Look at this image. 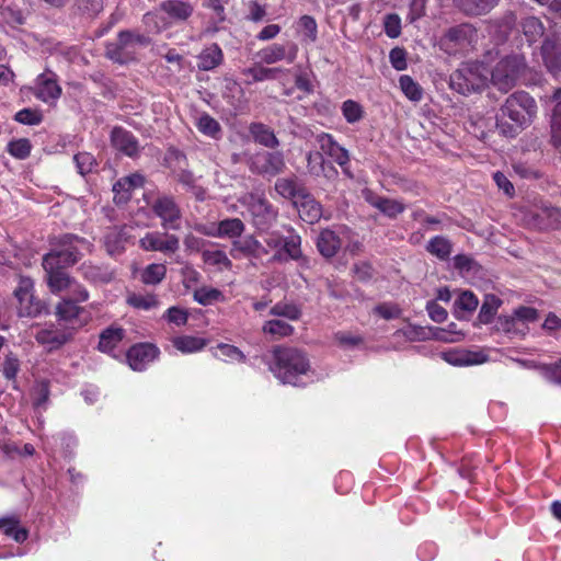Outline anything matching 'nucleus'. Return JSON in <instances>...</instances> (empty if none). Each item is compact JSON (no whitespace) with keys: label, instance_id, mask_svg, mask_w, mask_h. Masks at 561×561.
I'll use <instances>...</instances> for the list:
<instances>
[{"label":"nucleus","instance_id":"1","mask_svg":"<svg viewBox=\"0 0 561 561\" xmlns=\"http://www.w3.org/2000/svg\"><path fill=\"white\" fill-rule=\"evenodd\" d=\"M271 353L270 371L282 383L298 386L299 377L310 370L307 353L298 347L277 345Z\"/></svg>","mask_w":561,"mask_h":561},{"label":"nucleus","instance_id":"2","mask_svg":"<svg viewBox=\"0 0 561 561\" xmlns=\"http://www.w3.org/2000/svg\"><path fill=\"white\" fill-rule=\"evenodd\" d=\"M477 28L470 23L448 27L438 38L437 45L448 56H465L477 43Z\"/></svg>","mask_w":561,"mask_h":561},{"label":"nucleus","instance_id":"3","mask_svg":"<svg viewBox=\"0 0 561 561\" xmlns=\"http://www.w3.org/2000/svg\"><path fill=\"white\" fill-rule=\"evenodd\" d=\"M53 249L42 260L55 259L56 266L68 268L73 266L82 256L81 250L89 249L90 242L72 233L54 237L50 240Z\"/></svg>","mask_w":561,"mask_h":561},{"label":"nucleus","instance_id":"4","mask_svg":"<svg viewBox=\"0 0 561 561\" xmlns=\"http://www.w3.org/2000/svg\"><path fill=\"white\" fill-rule=\"evenodd\" d=\"M150 39L139 33L121 31L117 37L105 46V56L119 65L128 64L136 59L138 49L149 45Z\"/></svg>","mask_w":561,"mask_h":561},{"label":"nucleus","instance_id":"5","mask_svg":"<svg viewBox=\"0 0 561 561\" xmlns=\"http://www.w3.org/2000/svg\"><path fill=\"white\" fill-rule=\"evenodd\" d=\"M500 114L524 128L536 116L537 103L527 92L518 91L506 99Z\"/></svg>","mask_w":561,"mask_h":561},{"label":"nucleus","instance_id":"6","mask_svg":"<svg viewBox=\"0 0 561 561\" xmlns=\"http://www.w3.org/2000/svg\"><path fill=\"white\" fill-rule=\"evenodd\" d=\"M239 203L247 207L252 217V222L257 229H267L277 219V209L262 193H245L239 198Z\"/></svg>","mask_w":561,"mask_h":561},{"label":"nucleus","instance_id":"7","mask_svg":"<svg viewBox=\"0 0 561 561\" xmlns=\"http://www.w3.org/2000/svg\"><path fill=\"white\" fill-rule=\"evenodd\" d=\"M483 70L477 64H465L450 75L449 85L454 91L463 95L481 91L488 81Z\"/></svg>","mask_w":561,"mask_h":561},{"label":"nucleus","instance_id":"8","mask_svg":"<svg viewBox=\"0 0 561 561\" xmlns=\"http://www.w3.org/2000/svg\"><path fill=\"white\" fill-rule=\"evenodd\" d=\"M525 68L526 61L523 56H506L494 67L491 81L500 91L507 92L515 87Z\"/></svg>","mask_w":561,"mask_h":561},{"label":"nucleus","instance_id":"9","mask_svg":"<svg viewBox=\"0 0 561 561\" xmlns=\"http://www.w3.org/2000/svg\"><path fill=\"white\" fill-rule=\"evenodd\" d=\"M18 300L19 317L36 318L45 305L34 295V280L28 276L19 275L18 285L13 291Z\"/></svg>","mask_w":561,"mask_h":561},{"label":"nucleus","instance_id":"10","mask_svg":"<svg viewBox=\"0 0 561 561\" xmlns=\"http://www.w3.org/2000/svg\"><path fill=\"white\" fill-rule=\"evenodd\" d=\"M249 170L263 178H274L286 169L285 157L282 151L261 150L248 159Z\"/></svg>","mask_w":561,"mask_h":561},{"label":"nucleus","instance_id":"11","mask_svg":"<svg viewBox=\"0 0 561 561\" xmlns=\"http://www.w3.org/2000/svg\"><path fill=\"white\" fill-rule=\"evenodd\" d=\"M152 213L160 219L165 230H180L182 226V209L175 198L170 195H159L150 205Z\"/></svg>","mask_w":561,"mask_h":561},{"label":"nucleus","instance_id":"12","mask_svg":"<svg viewBox=\"0 0 561 561\" xmlns=\"http://www.w3.org/2000/svg\"><path fill=\"white\" fill-rule=\"evenodd\" d=\"M139 247L144 251L161 252L165 255L174 254L180 249V239L167 231L147 232L140 240Z\"/></svg>","mask_w":561,"mask_h":561},{"label":"nucleus","instance_id":"13","mask_svg":"<svg viewBox=\"0 0 561 561\" xmlns=\"http://www.w3.org/2000/svg\"><path fill=\"white\" fill-rule=\"evenodd\" d=\"M75 331V325L50 324L37 331L35 340L53 351L68 343L73 337Z\"/></svg>","mask_w":561,"mask_h":561},{"label":"nucleus","instance_id":"14","mask_svg":"<svg viewBox=\"0 0 561 561\" xmlns=\"http://www.w3.org/2000/svg\"><path fill=\"white\" fill-rule=\"evenodd\" d=\"M316 140L320 150L332 158L334 162L341 167L342 172L347 178L353 179L354 175L350 168L351 159L348 151L344 147L340 146L330 134L321 133L316 136Z\"/></svg>","mask_w":561,"mask_h":561},{"label":"nucleus","instance_id":"15","mask_svg":"<svg viewBox=\"0 0 561 561\" xmlns=\"http://www.w3.org/2000/svg\"><path fill=\"white\" fill-rule=\"evenodd\" d=\"M55 259L48 257L42 260V266L45 272V279L49 290L57 295L67 291L76 278L71 277L66 268L56 266Z\"/></svg>","mask_w":561,"mask_h":561},{"label":"nucleus","instance_id":"16","mask_svg":"<svg viewBox=\"0 0 561 561\" xmlns=\"http://www.w3.org/2000/svg\"><path fill=\"white\" fill-rule=\"evenodd\" d=\"M298 45L291 41L285 44L274 43L257 51V57L266 65L286 61L293 64L298 56Z\"/></svg>","mask_w":561,"mask_h":561},{"label":"nucleus","instance_id":"17","mask_svg":"<svg viewBox=\"0 0 561 561\" xmlns=\"http://www.w3.org/2000/svg\"><path fill=\"white\" fill-rule=\"evenodd\" d=\"M159 355L157 346L150 343H139L133 345L126 354L127 362L131 369L141 371L146 366L153 362Z\"/></svg>","mask_w":561,"mask_h":561},{"label":"nucleus","instance_id":"18","mask_svg":"<svg viewBox=\"0 0 561 561\" xmlns=\"http://www.w3.org/2000/svg\"><path fill=\"white\" fill-rule=\"evenodd\" d=\"M409 341H426V340H437L447 343H454L460 341V339H448L446 337V332L442 328H432V327H421L409 324L408 327L398 331Z\"/></svg>","mask_w":561,"mask_h":561},{"label":"nucleus","instance_id":"19","mask_svg":"<svg viewBox=\"0 0 561 561\" xmlns=\"http://www.w3.org/2000/svg\"><path fill=\"white\" fill-rule=\"evenodd\" d=\"M61 94V88L57 83V76L51 71L41 73L36 79L35 96L41 101L48 103L56 101Z\"/></svg>","mask_w":561,"mask_h":561},{"label":"nucleus","instance_id":"20","mask_svg":"<svg viewBox=\"0 0 561 561\" xmlns=\"http://www.w3.org/2000/svg\"><path fill=\"white\" fill-rule=\"evenodd\" d=\"M363 196L369 205L377 208L389 218H396L405 209V206L401 202L379 196L370 190L363 191Z\"/></svg>","mask_w":561,"mask_h":561},{"label":"nucleus","instance_id":"21","mask_svg":"<svg viewBox=\"0 0 561 561\" xmlns=\"http://www.w3.org/2000/svg\"><path fill=\"white\" fill-rule=\"evenodd\" d=\"M237 253L260 260L268 253V250L254 236L249 234L232 241L230 254L237 257Z\"/></svg>","mask_w":561,"mask_h":561},{"label":"nucleus","instance_id":"22","mask_svg":"<svg viewBox=\"0 0 561 561\" xmlns=\"http://www.w3.org/2000/svg\"><path fill=\"white\" fill-rule=\"evenodd\" d=\"M294 205L297 208L300 218L308 224L319 221L322 216V206L314 199L308 190Z\"/></svg>","mask_w":561,"mask_h":561},{"label":"nucleus","instance_id":"23","mask_svg":"<svg viewBox=\"0 0 561 561\" xmlns=\"http://www.w3.org/2000/svg\"><path fill=\"white\" fill-rule=\"evenodd\" d=\"M274 187L277 194L286 199L293 201L294 204L307 191V187L296 175L277 179Z\"/></svg>","mask_w":561,"mask_h":561},{"label":"nucleus","instance_id":"24","mask_svg":"<svg viewBox=\"0 0 561 561\" xmlns=\"http://www.w3.org/2000/svg\"><path fill=\"white\" fill-rule=\"evenodd\" d=\"M111 141L115 149L133 157L138 152V141L136 137L122 127H115L111 134Z\"/></svg>","mask_w":561,"mask_h":561},{"label":"nucleus","instance_id":"25","mask_svg":"<svg viewBox=\"0 0 561 561\" xmlns=\"http://www.w3.org/2000/svg\"><path fill=\"white\" fill-rule=\"evenodd\" d=\"M316 245L323 257L331 259L335 256L341 249L342 241L335 231L323 229L317 237Z\"/></svg>","mask_w":561,"mask_h":561},{"label":"nucleus","instance_id":"26","mask_svg":"<svg viewBox=\"0 0 561 561\" xmlns=\"http://www.w3.org/2000/svg\"><path fill=\"white\" fill-rule=\"evenodd\" d=\"M442 356L448 364L454 366H471L486 360V356L482 352L467 350L444 352Z\"/></svg>","mask_w":561,"mask_h":561},{"label":"nucleus","instance_id":"27","mask_svg":"<svg viewBox=\"0 0 561 561\" xmlns=\"http://www.w3.org/2000/svg\"><path fill=\"white\" fill-rule=\"evenodd\" d=\"M159 10L165 13L172 22H184L193 14L194 8L190 2L167 0L159 4Z\"/></svg>","mask_w":561,"mask_h":561},{"label":"nucleus","instance_id":"28","mask_svg":"<svg viewBox=\"0 0 561 561\" xmlns=\"http://www.w3.org/2000/svg\"><path fill=\"white\" fill-rule=\"evenodd\" d=\"M538 319V311L531 307H520L514 311L510 318L501 320V328L506 333H512L518 330L519 324L526 322H535Z\"/></svg>","mask_w":561,"mask_h":561},{"label":"nucleus","instance_id":"29","mask_svg":"<svg viewBox=\"0 0 561 561\" xmlns=\"http://www.w3.org/2000/svg\"><path fill=\"white\" fill-rule=\"evenodd\" d=\"M129 239L126 227H113L104 236V245L110 255L121 254Z\"/></svg>","mask_w":561,"mask_h":561},{"label":"nucleus","instance_id":"30","mask_svg":"<svg viewBox=\"0 0 561 561\" xmlns=\"http://www.w3.org/2000/svg\"><path fill=\"white\" fill-rule=\"evenodd\" d=\"M83 311V308L75 304L73 299L62 298L55 307V314L58 321L69 323L76 328L81 325L78 318Z\"/></svg>","mask_w":561,"mask_h":561},{"label":"nucleus","instance_id":"31","mask_svg":"<svg viewBox=\"0 0 561 561\" xmlns=\"http://www.w3.org/2000/svg\"><path fill=\"white\" fill-rule=\"evenodd\" d=\"M80 272L84 279L95 285L107 284L113 279V272L105 265L84 262L80 266Z\"/></svg>","mask_w":561,"mask_h":561},{"label":"nucleus","instance_id":"32","mask_svg":"<svg viewBox=\"0 0 561 561\" xmlns=\"http://www.w3.org/2000/svg\"><path fill=\"white\" fill-rule=\"evenodd\" d=\"M197 59L198 69L209 71L222 64L224 53L218 44L213 43L201 51Z\"/></svg>","mask_w":561,"mask_h":561},{"label":"nucleus","instance_id":"33","mask_svg":"<svg viewBox=\"0 0 561 561\" xmlns=\"http://www.w3.org/2000/svg\"><path fill=\"white\" fill-rule=\"evenodd\" d=\"M551 100L554 102L550 121L551 144L559 149L561 147V88L553 92Z\"/></svg>","mask_w":561,"mask_h":561},{"label":"nucleus","instance_id":"34","mask_svg":"<svg viewBox=\"0 0 561 561\" xmlns=\"http://www.w3.org/2000/svg\"><path fill=\"white\" fill-rule=\"evenodd\" d=\"M540 229H561V209L553 206H545L535 216Z\"/></svg>","mask_w":561,"mask_h":561},{"label":"nucleus","instance_id":"35","mask_svg":"<svg viewBox=\"0 0 561 561\" xmlns=\"http://www.w3.org/2000/svg\"><path fill=\"white\" fill-rule=\"evenodd\" d=\"M249 131L254 141L264 147L276 148L279 145L274 131L263 123H252L249 126Z\"/></svg>","mask_w":561,"mask_h":561},{"label":"nucleus","instance_id":"36","mask_svg":"<svg viewBox=\"0 0 561 561\" xmlns=\"http://www.w3.org/2000/svg\"><path fill=\"white\" fill-rule=\"evenodd\" d=\"M217 225V238L238 240L245 230L244 222L239 218H226Z\"/></svg>","mask_w":561,"mask_h":561},{"label":"nucleus","instance_id":"37","mask_svg":"<svg viewBox=\"0 0 561 561\" xmlns=\"http://www.w3.org/2000/svg\"><path fill=\"white\" fill-rule=\"evenodd\" d=\"M541 55L547 69L557 75L561 71V48L546 41L541 46Z\"/></svg>","mask_w":561,"mask_h":561},{"label":"nucleus","instance_id":"38","mask_svg":"<svg viewBox=\"0 0 561 561\" xmlns=\"http://www.w3.org/2000/svg\"><path fill=\"white\" fill-rule=\"evenodd\" d=\"M124 336V329L110 327L100 334L98 348L103 353H111L117 347Z\"/></svg>","mask_w":561,"mask_h":561},{"label":"nucleus","instance_id":"39","mask_svg":"<svg viewBox=\"0 0 561 561\" xmlns=\"http://www.w3.org/2000/svg\"><path fill=\"white\" fill-rule=\"evenodd\" d=\"M19 524L20 519L14 515L0 518V529L3 534L22 543L27 539L28 531L24 527H19Z\"/></svg>","mask_w":561,"mask_h":561},{"label":"nucleus","instance_id":"40","mask_svg":"<svg viewBox=\"0 0 561 561\" xmlns=\"http://www.w3.org/2000/svg\"><path fill=\"white\" fill-rule=\"evenodd\" d=\"M458 7L468 15H481L490 12L500 0H455Z\"/></svg>","mask_w":561,"mask_h":561},{"label":"nucleus","instance_id":"41","mask_svg":"<svg viewBox=\"0 0 561 561\" xmlns=\"http://www.w3.org/2000/svg\"><path fill=\"white\" fill-rule=\"evenodd\" d=\"M522 32L529 44L538 42L545 34V26L540 19L526 16L520 23Z\"/></svg>","mask_w":561,"mask_h":561},{"label":"nucleus","instance_id":"42","mask_svg":"<svg viewBox=\"0 0 561 561\" xmlns=\"http://www.w3.org/2000/svg\"><path fill=\"white\" fill-rule=\"evenodd\" d=\"M426 251L437 259L445 261L449 259L453 252V244L446 237L436 236L427 242Z\"/></svg>","mask_w":561,"mask_h":561},{"label":"nucleus","instance_id":"43","mask_svg":"<svg viewBox=\"0 0 561 561\" xmlns=\"http://www.w3.org/2000/svg\"><path fill=\"white\" fill-rule=\"evenodd\" d=\"M196 127L203 135L214 139H219L222 134L220 124L206 112L197 117Z\"/></svg>","mask_w":561,"mask_h":561},{"label":"nucleus","instance_id":"44","mask_svg":"<svg viewBox=\"0 0 561 561\" xmlns=\"http://www.w3.org/2000/svg\"><path fill=\"white\" fill-rule=\"evenodd\" d=\"M176 181L182 184L187 191H190L197 201H204L206 192L205 190L197 185V180L193 172L188 170H181L175 174Z\"/></svg>","mask_w":561,"mask_h":561},{"label":"nucleus","instance_id":"45","mask_svg":"<svg viewBox=\"0 0 561 561\" xmlns=\"http://www.w3.org/2000/svg\"><path fill=\"white\" fill-rule=\"evenodd\" d=\"M172 345L182 353H194L203 350L206 341L196 336L182 335L172 339Z\"/></svg>","mask_w":561,"mask_h":561},{"label":"nucleus","instance_id":"46","mask_svg":"<svg viewBox=\"0 0 561 561\" xmlns=\"http://www.w3.org/2000/svg\"><path fill=\"white\" fill-rule=\"evenodd\" d=\"M262 331L265 334H271L277 339H282L290 336L295 332V329L283 320L274 319L266 321L262 327Z\"/></svg>","mask_w":561,"mask_h":561},{"label":"nucleus","instance_id":"47","mask_svg":"<svg viewBox=\"0 0 561 561\" xmlns=\"http://www.w3.org/2000/svg\"><path fill=\"white\" fill-rule=\"evenodd\" d=\"M501 304V299L495 295H486L479 311V321L484 324L490 323L493 320Z\"/></svg>","mask_w":561,"mask_h":561},{"label":"nucleus","instance_id":"48","mask_svg":"<svg viewBox=\"0 0 561 561\" xmlns=\"http://www.w3.org/2000/svg\"><path fill=\"white\" fill-rule=\"evenodd\" d=\"M271 316L274 317H283L291 321H297L301 318V309L291 302H283L279 301L275 304L268 312Z\"/></svg>","mask_w":561,"mask_h":561},{"label":"nucleus","instance_id":"49","mask_svg":"<svg viewBox=\"0 0 561 561\" xmlns=\"http://www.w3.org/2000/svg\"><path fill=\"white\" fill-rule=\"evenodd\" d=\"M400 89L403 94L412 102H420L423 98L422 87L410 76L403 75L399 79Z\"/></svg>","mask_w":561,"mask_h":561},{"label":"nucleus","instance_id":"50","mask_svg":"<svg viewBox=\"0 0 561 561\" xmlns=\"http://www.w3.org/2000/svg\"><path fill=\"white\" fill-rule=\"evenodd\" d=\"M204 263L219 268L230 270L232 262L221 250H204L202 252Z\"/></svg>","mask_w":561,"mask_h":561},{"label":"nucleus","instance_id":"51","mask_svg":"<svg viewBox=\"0 0 561 561\" xmlns=\"http://www.w3.org/2000/svg\"><path fill=\"white\" fill-rule=\"evenodd\" d=\"M280 68H266L260 65H254L242 70V73L252 78V82H261L264 80H272L276 78V73L280 72Z\"/></svg>","mask_w":561,"mask_h":561},{"label":"nucleus","instance_id":"52","mask_svg":"<svg viewBox=\"0 0 561 561\" xmlns=\"http://www.w3.org/2000/svg\"><path fill=\"white\" fill-rule=\"evenodd\" d=\"M167 275L164 264H149L141 273V282L146 285H157L163 280Z\"/></svg>","mask_w":561,"mask_h":561},{"label":"nucleus","instance_id":"53","mask_svg":"<svg viewBox=\"0 0 561 561\" xmlns=\"http://www.w3.org/2000/svg\"><path fill=\"white\" fill-rule=\"evenodd\" d=\"M127 302L129 306L140 310H150L159 306V300L153 294H131L127 297Z\"/></svg>","mask_w":561,"mask_h":561},{"label":"nucleus","instance_id":"54","mask_svg":"<svg viewBox=\"0 0 561 561\" xmlns=\"http://www.w3.org/2000/svg\"><path fill=\"white\" fill-rule=\"evenodd\" d=\"M342 114L348 124H355L363 119L364 108L363 106L353 100H346L342 103Z\"/></svg>","mask_w":561,"mask_h":561},{"label":"nucleus","instance_id":"55","mask_svg":"<svg viewBox=\"0 0 561 561\" xmlns=\"http://www.w3.org/2000/svg\"><path fill=\"white\" fill-rule=\"evenodd\" d=\"M75 8L80 14L94 18L103 10V0H75Z\"/></svg>","mask_w":561,"mask_h":561},{"label":"nucleus","instance_id":"56","mask_svg":"<svg viewBox=\"0 0 561 561\" xmlns=\"http://www.w3.org/2000/svg\"><path fill=\"white\" fill-rule=\"evenodd\" d=\"M32 145L28 139L20 138L8 144V152L20 160L26 159L31 153Z\"/></svg>","mask_w":561,"mask_h":561},{"label":"nucleus","instance_id":"57","mask_svg":"<svg viewBox=\"0 0 561 561\" xmlns=\"http://www.w3.org/2000/svg\"><path fill=\"white\" fill-rule=\"evenodd\" d=\"M289 260H299L301 251V238L296 233L285 237L283 248Z\"/></svg>","mask_w":561,"mask_h":561},{"label":"nucleus","instance_id":"58","mask_svg":"<svg viewBox=\"0 0 561 561\" xmlns=\"http://www.w3.org/2000/svg\"><path fill=\"white\" fill-rule=\"evenodd\" d=\"M194 300L199 305L208 306L214 301L219 300L222 296L221 291L216 288L201 287L194 291Z\"/></svg>","mask_w":561,"mask_h":561},{"label":"nucleus","instance_id":"59","mask_svg":"<svg viewBox=\"0 0 561 561\" xmlns=\"http://www.w3.org/2000/svg\"><path fill=\"white\" fill-rule=\"evenodd\" d=\"M496 129L501 135L514 138L523 128L499 113L496 116Z\"/></svg>","mask_w":561,"mask_h":561},{"label":"nucleus","instance_id":"60","mask_svg":"<svg viewBox=\"0 0 561 561\" xmlns=\"http://www.w3.org/2000/svg\"><path fill=\"white\" fill-rule=\"evenodd\" d=\"M14 119L21 124L33 126L42 123L43 114L38 110L27 107L19 111Z\"/></svg>","mask_w":561,"mask_h":561},{"label":"nucleus","instance_id":"61","mask_svg":"<svg viewBox=\"0 0 561 561\" xmlns=\"http://www.w3.org/2000/svg\"><path fill=\"white\" fill-rule=\"evenodd\" d=\"M20 370V360L12 352L4 356L1 371L8 380H14Z\"/></svg>","mask_w":561,"mask_h":561},{"label":"nucleus","instance_id":"62","mask_svg":"<svg viewBox=\"0 0 561 561\" xmlns=\"http://www.w3.org/2000/svg\"><path fill=\"white\" fill-rule=\"evenodd\" d=\"M479 300L471 291H462L455 301L457 310L472 312L477 309Z\"/></svg>","mask_w":561,"mask_h":561},{"label":"nucleus","instance_id":"63","mask_svg":"<svg viewBox=\"0 0 561 561\" xmlns=\"http://www.w3.org/2000/svg\"><path fill=\"white\" fill-rule=\"evenodd\" d=\"M73 160L81 175L90 173L96 165L95 158L89 152H79L73 157Z\"/></svg>","mask_w":561,"mask_h":561},{"label":"nucleus","instance_id":"64","mask_svg":"<svg viewBox=\"0 0 561 561\" xmlns=\"http://www.w3.org/2000/svg\"><path fill=\"white\" fill-rule=\"evenodd\" d=\"M163 319H165L169 323H173L176 327L185 325L188 319V313L186 310L180 307H170L165 313L163 314Z\"/></svg>","mask_w":561,"mask_h":561}]
</instances>
